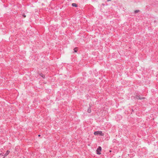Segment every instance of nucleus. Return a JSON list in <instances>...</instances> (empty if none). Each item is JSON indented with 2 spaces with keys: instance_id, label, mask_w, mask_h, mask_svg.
<instances>
[{
  "instance_id": "nucleus-1",
  "label": "nucleus",
  "mask_w": 158,
  "mask_h": 158,
  "mask_svg": "<svg viewBox=\"0 0 158 158\" xmlns=\"http://www.w3.org/2000/svg\"><path fill=\"white\" fill-rule=\"evenodd\" d=\"M94 134L95 135H101L103 136L104 135V134L102 132V131H95L94 133Z\"/></svg>"
},
{
  "instance_id": "nucleus-2",
  "label": "nucleus",
  "mask_w": 158,
  "mask_h": 158,
  "mask_svg": "<svg viewBox=\"0 0 158 158\" xmlns=\"http://www.w3.org/2000/svg\"><path fill=\"white\" fill-rule=\"evenodd\" d=\"M102 150V148L100 146H99L96 150L97 153L98 154L100 155L101 154L100 152Z\"/></svg>"
},
{
  "instance_id": "nucleus-3",
  "label": "nucleus",
  "mask_w": 158,
  "mask_h": 158,
  "mask_svg": "<svg viewBox=\"0 0 158 158\" xmlns=\"http://www.w3.org/2000/svg\"><path fill=\"white\" fill-rule=\"evenodd\" d=\"M9 152H10V151H7L6 152V153H5L4 154V156L3 158H4L6 156H7L9 154Z\"/></svg>"
},
{
  "instance_id": "nucleus-4",
  "label": "nucleus",
  "mask_w": 158,
  "mask_h": 158,
  "mask_svg": "<svg viewBox=\"0 0 158 158\" xmlns=\"http://www.w3.org/2000/svg\"><path fill=\"white\" fill-rule=\"evenodd\" d=\"M40 76H41V77H42V79H44L45 78V75L43 74H40Z\"/></svg>"
},
{
  "instance_id": "nucleus-5",
  "label": "nucleus",
  "mask_w": 158,
  "mask_h": 158,
  "mask_svg": "<svg viewBox=\"0 0 158 158\" xmlns=\"http://www.w3.org/2000/svg\"><path fill=\"white\" fill-rule=\"evenodd\" d=\"M137 98V99H144V98L142 97H140V96H137L136 97V98Z\"/></svg>"
},
{
  "instance_id": "nucleus-6",
  "label": "nucleus",
  "mask_w": 158,
  "mask_h": 158,
  "mask_svg": "<svg viewBox=\"0 0 158 158\" xmlns=\"http://www.w3.org/2000/svg\"><path fill=\"white\" fill-rule=\"evenodd\" d=\"M72 6H74V7H77V5L75 3H72Z\"/></svg>"
},
{
  "instance_id": "nucleus-7",
  "label": "nucleus",
  "mask_w": 158,
  "mask_h": 158,
  "mask_svg": "<svg viewBox=\"0 0 158 158\" xmlns=\"http://www.w3.org/2000/svg\"><path fill=\"white\" fill-rule=\"evenodd\" d=\"M87 112L89 113H90L91 112V110L90 109V107H89V108L87 110Z\"/></svg>"
},
{
  "instance_id": "nucleus-8",
  "label": "nucleus",
  "mask_w": 158,
  "mask_h": 158,
  "mask_svg": "<svg viewBox=\"0 0 158 158\" xmlns=\"http://www.w3.org/2000/svg\"><path fill=\"white\" fill-rule=\"evenodd\" d=\"M74 50L75 52H77V48H74Z\"/></svg>"
},
{
  "instance_id": "nucleus-9",
  "label": "nucleus",
  "mask_w": 158,
  "mask_h": 158,
  "mask_svg": "<svg viewBox=\"0 0 158 158\" xmlns=\"http://www.w3.org/2000/svg\"><path fill=\"white\" fill-rule=\"evenodd\" d=\"M139 10H135L134 12H135V13H137L139 12Z\"/></svg>"
},
{
  "instance_id": "nucleus-10",
  "label": "nucleus",
  "mask_w": 158,
  "mask_h": 158,
  "mask_svg": "<svg viewBox=\"0 0 158 158\" xmlns=\"http://www.w3.org/2000/svg\"><path fill=\"white\" fill-rule=\"evenodd\" d=\"M0 155L3 156V154H2V153H0Z\"/></svg>"
},
{
  "instance_id": "nucleus-11",
  "label": "nucleus",
  "mask_w": 158,
  "mask_h": 158,
  "mask_svg": "<svg viewBox=\"0 0 158 158\" xmlns=\"http://www.w3.org/2000/svg\"><path fill=\"white\" fill-rule=\"evenodd\" d=\"M23 16L24 17H26V16L25 15H23Z\"/></svg>"
},
{
  "instance_id": "nucleus-12",
  "label": "nucleus",
  "mask_w": 158,
  "mask_h": 158,
  "mask_svg": "<svg viewBox=\"0 0 158 158\" xmlns=\"http://www.w3.org/2000/svg\"><path fill=\"white\" fill-rule=\"evenodd\" d=\"M110 1V0H107V2H109V1Z\"/></svg>"
},
{
  "instance_id": "nucleus-13",
  "label": "nucleus",
  "mask_w": 158,
  "mask_h": 158,
  "mask_svg": "<svg viewBox=\"0 0 158 158\" xmlns=\"http://www.w3.org/2000/svg\"><path fill=\"white\" fill-rule=\"evenodd\" d=\"M38 136L39 137H40V134H39V135H38Z\"/></svg>"
}]
</instances>
